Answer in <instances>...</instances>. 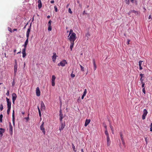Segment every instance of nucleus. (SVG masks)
Wrapping results in <instances>:
<instances>
[{"label": "nucleus", "mask_w": 152, "mask_h": 152, "mask_svg": "<svg viewBox=\"0 0 152 152\" xmlns=\"http://www.w3.org/2000/svg\"><path fill=\"white\" fill-rule=\"evenodd\" d=\"M3 116L2 114H1L0 115V122L1 123L2 122Z\"/></svg>", "instance_id": "24"}, {"label": "nucleus", "mask_w": 152, "mask_h": 152, "mask_svg": "<svg viewBox=\"0 0 152 152\" xmlns=\"http://www.w3.org/2000/svg\"><path fill=\"white\" fill-rule=\"evenodd\" d=\"M105 134L106 135L107 137V136H109L108 132H107V130H106L105 131Z\"/></svg>", "instance_id": "26"}, {"label": "nucleus", "mask_w": 152, "mask_h": 152, "mask_svg": "<svg viewBox=\"0 0 152 152\" xmlns=\"http://www.w3.org/2000/svg\"><path fill=\"white\" fill-rule=\"evenodd\" d=\"M6 95L7 96H9V95H10V93H9V91L8 90L7 91V92L6 94Z\"/></svg>", "instance_id": "44"}, {"label": "nucleus", "mask_w": 152, "mask_h": 152, "mask_svg": "<svg viewBox=\"0 0 152 152\" xmlns=\"http://www.w3.org/2000/svg\"><path fill=\"white\" fill-rule=\"evenodd\" d=\"M27 45V44H24V45H23V46H24V49H25V50L26 49V47Z\"/></svg>", "instance_id": "47"}, {"label": "nucleus", "mask_w": 152, "mask_h": 152, "mask_svg": "<svg viewBox=\"0 0 152 152\" xmlns=\"http://www.w3.org/2000/svg\"><path fill=\"white\" fill-rule=\"evenodd\" d=\"M93 64L94 66V67L96 66V65L95 64V61L94 59L93 60Z\"/></svg>", "instance_id": "32"}, {"label": "nucleus", "mask_w": 152, "mask_h": 152, "mask_svg": "<svg viewBox=\"0 0 152 152\" xmlns=\"http://www.w3.org/2000/svg\"><path fill=\"white\" fill-rule=\"evenodd\" d=\"M12 102L14 104L17 98V96L15 93H13L12 94Z\"/></svg>", "instance_id": "5"}, {"label": "nucleus", "mask_w": 152, "mask_h": 152, "mask_svg": "<svg viewBox=\"0 0 152 152\" xmlns=\"http://www.w3.org/2000/svg\"><path fill=\"white\" fill-rule=\"evenodd\" d=\"M70 42V49H71V51L72 50V49L73 48L74 44V42Z\"/></svg>", "instance_id": "20"}, {"label": "nucleus", "mask_w": 152, "mask_h": 152, "mask_svg": "<svg viewBox=\"0 0 152 152\" xmlns=\"http://www.w3.org/2000/svg\"><path fill=\"white\" fill-rule=\"evenodd\" d=\"M48 30L49 31H51L52 30L51 25L48 26Z\"/></svg>", "instance_id": "23"}, {"label": "nucleus", "mask_w": 152, "mask_h": 152, "mask_svg": "<svg viewBox=\"0 0 152 152\" xmlns=\"http://www.w3.org/2000/svg\"><path fill=\"white\" fill-rule=\"evenodd\" d=\"M145 140L146 142V144H147L148 143V138L147 137H146L145 138Z\"/></svg>", "instance_id": "45"}, {"label": "nucleus", "mask_w": 152, "mask_h": 152, "mask_svg": "<svg viewBox=\"0 0 152 152\" xmlns=\"http://www.w3.org/2000/svg\"><path fill=\"white\" fill-rule=\"evenodd\" d=\"M45 109V104L43 102H42L41 103V110H44Z\"/></svg>", "instance_id": "15"}, {"label": "nucleus", "mask_w": 152, "mask_h": 152, "mask_svg": "<svg viewBox=\"0 0 152 152\" xmlns=\"http://www.w3.org/2000/svg\"><path fill=\"white\" fill-rule=\"evenodd\" d=\"M40 129L42 131L44 134H45V129L44 127V122H42V124L41 125L40 127Z\"/></svg>", "instance_id": "9"}, {"label": "nucleus", "mask_w": 152, "mask_h": 152, "mask_svg": "<svg viewBox=\"0 0 152 152\" xmlns=\"http://www.w3.org/2000/svg\"><path fill=\"white\" fill-rule=\"evenodd\" d=\"M15 119H12L13 124L14 126L15 125Z\"/></svg>", "instance_id": "50"}, {"label": "nucleus", "mask_w": 152, "mask_h": 152, "mask_svg": "<svg viewBox=\"0 0 152 152\" xmlns=\"http://www.w3.org/2000/svg\"><path fill=\"white\" fill-rule=\"evenodd\" d=\"M12 119H15L14 110L13 111V113L12 114Z\"/></svg>", "instance_id": "28"}, {"label": "nucleus", "mask_w": 152, "mask_h": 152, "mask_svg": "<svg viewBox=\"0 0 152 152\" xmlns=\"http://www.w3.org/2000/svg\"><path fill=\"white\" fill-rule=\"evenodd\" d=\"M107 146H110L111 143V141L110 140L109 136H107Z\"/></svg>", "instance_id": "12"}, {"label": "nucleus", "mask_w": 152, "mask_h": 152, "mask_svg": "<svg viewBox=\"0 0 152 152\" xmlns=\"http://www.w3.org/2000/svg\"><path fill=\"white\" fill-rule=\"evenodd\" d=\"M142 92L144 93V94H145V88H144L142 89Z\"/></svg>", "instance_id": "39"}, {"label": "nucleus", "mask_w": 152, "mask_h": 152, "mask_svg": "<svg viewBox=\"0 0 152 152\" xmlns=\"http://www.w3.org/2000/svg\"><path fill=\"white\" fill-rule=\"evenodd\" d=\"M150 131L151 132H152V127H151Z\"/></svg>", "instance_id": "64"}, {"label": "nucleus", "mask_w": 152, "mask_h": 152, "mask_svg": "<svg viewBox=\"0 0 152 152\" xmlns=\"http://www.w3.org/2000/svg\"><path fill=\"white\" fill-rule=\"evenodd\" d=\"M131 12H132V13H134L135 14H138V12L135 10H131Z\"/></svg>", "instance_id": "27"}, {"label": "nucleus", "mask_w": 152, "mask_h": 152, "mask_svg": "<svg viewBox=\"0 0 152 152\" xmlns=\"http://www.w3.org/2000/svg\"><path fill=\"white\" fill-rule=\"evenodd\" d=\"M56 79V77L54 75H52L51 79V85L53 86L55 85V80Z\"/></svg>", "instance_id": "7"}, {"label": "nucleus", "mask_w": 152, "mask_h": 152, "mask_svg": "<svg viewBox=\"0 0 152 152\" xmlns=\"http://www.w3.org/2000/svg\"><path fill=\"white\" fill-rule=\"evenodd\" d=\"M148 112L146 109H144L143 111V114L142 115V119L144 120L145 119V117L147 115Z\"/></svg>", "instance_id": "3"}, {"label": "nucleus", "mask_w": 152, "mask_h": 152, "mask_svg": "<svg viewBox=\"0 0 152 152\" xmlns=\"http://www.w3.org/2000/svg\"><path fill=\"white\" fill-rule=\"evenodd\" d=\"M68 12H69V13H70L71 14H72V12L71 10V9L70 8H69V9Z\"/></svg>", "instance_id": "37"}, {"label": "nucleus", "mask_w": 152, "mask_h": 152, "mask_svg": "<svg viewBox=\"0 0 152 152\" xmlns=\"http://www.w3.org/2000/svg\"><path fill=\"white\" fill-rule=\"evenodd\" d=\"M75 75L74 74H73L72 73L71 75V76L72 77H75Z\"/></svg>", "instance_id": "41"}, {"label": "nucleus", "mask_w": 152, "mask_h": 152, "mask_svg": "<svg viewBox=\"0 0 152 152\" xmlns=\"http://www.w3.org/2000/svg\"><path fill=\"white\" fill-rule=\"evenodd\" d=\"M3 109V105L2 104H1V105H0V110H1V111Z\"/></svg>", "instance_id": "29"}, {"label": "nucleus", "mask_w": 152, "mask_h": 152, "mask_svg": "<svg viewBox=\"0 0 152 152\" xmlns=\"http://www.w3.org/2000/svg\"><path fill=\"white\" fill-rule=\"evenodd\" d=\"M37 108H38V112H39V110H40L39 106H37Z\"/></svg>", "instance_id": "58"}, {"label": "nucleus", "mask_w": 152, "mask_h": 152, "mask_svg": "<svg viewBox=\"0 0 152 152\" xmlns=\"http://www.w3.org/2000/svg\"><path fill=\"white\" fill-rule=\"evenodd\" d=\"M83 15H84L85 14H86L87 13L86 12V11L85 10L84 11L83 13Z\"/></svg>", "instance_id": "51"}, {"label": "nucleus", "mask_w": 152, "mask_h": 152, "mask_svg": "<svg viewBox=\"0 0 152 152\" xmlns=\"http://www.w3.org/2000/svg\"><path fill=\"white\" fill-rule=\"evenodd\" d=\"M79 6L80 7V8H82V5H81V4H79Z\"/></svg>", "instance_id": "62"}, {"label": "nucleus", "mask_w": 152, "mask_h": 152, "mask_svg": "<svg viewBox=\"0 0 152 152\" xmlns=\"http://www.w3.org/2000/svg\"><path fill=\"white\" fill-rule=\"evenodd\" d=\"M91 120L90 119H87L85 121V126H87L88 124L90 123V122Z\"/></svg>", "instance_id": "18"}, {"label": "nucleus", "mask_w": 152, "mask_h": 152, "mask_svg": "<svg viewBox=\"0 0 152 152\" xmlns=\"http://www.w3.org/2000/svg\"><path fill=\"white\" fill-rule=\"evenodd\" d=\"M141 83L142 84V88H145L144 86H145V84L143 82H142V83Z\"/></svg>", "instance_id": "36"}, {"label": "nucleus", "mask_w": 152, "mask_h": 152, "mask_svg": "<svg viewBox=\"0 0 152 152\" xmlns=\"http://www.w3.org/2000/svg\"><path fill=\"white\" fill-rule=\"evenodd\" d=\"M68 39L70 42H74L76 39L77 37L75 33H72L68 36Z\"/></svg>", "instance_id": "1"}, {"label": "nucleus", "mask_w": 152, "mask_h": 152, "mask_svg": "<svg viewBox=\"0 0 152 152\" xmlns=\"http://www.w3.org/2000/svg\"><path fill=\"white\" fill-rule=\"evenodd\" d=\"M13 127L11 123H10L9 125V133L11 135H12L13 134Z\"/></svg>", "instance_id": "8"}, {"label": "nucleus", "mask_w": 152, "mask_h": 152, "mask_svg": "<svg viewBox=\"0 0 152 152\" xmlns=\"http://www.w3.org/2000/svg\"><path fill=\"white\" fill-rule=\"evenodd\" d=\"M15 84V83L14 81L13 80V82H12V86H14Z\"/></svg>", "instance_id": "52"}, {"label": "nucleus", "mask_w": 152, "mask_h": 152, "mask_svg": "<svg viewBox=\"0 0 152 152\" xmlns=\"http://www.w3.org/2000/svg\"><path fill=\"white\" fill-rule=\"evenodd\" d=\"M126 3L127 4H129V0H125Z\"/></svg>", "instance_id": "35"}, {"label": "nucleus", "mask_w": 152, "mask_h": 152, "mask_svg": "<svg viewBox=\"0 0 152 152\" xmlns=\"http://www.w3.org/2000/svg\"><path fill=\"white\" fill-rule=\"evenodd\" d=\"M6 100L7 102V107L11 108V102L10 101L9 99L7 97Z\"/></svg>", "instance_id": "10"}, {"label": "nucleus", "mask_w": 152, "mask_h": 152, "mask_svg": "<svg viewBox=\"0 0 152 152\" xmlns=\"http://www.w3.org/2000/svg\"><path fill=\"white\" fill-rule=\"evenodd\" d=\"M67 64V62L66 61V60H63L59 64H58V66L61 65L62 66H64L66 65V64Z\"/></svg>", "instance_id": "4"}, {"label": "nucleus", "mask_w": 152, "mask_h": 152, "mask_svg": "<svg viewBox=\"0 0 152 152\" xmlns=\"http://www.w3.org/2000/svg\"><path fill=\"white\" fill-rule=\"evenodd\" d=\"M50 3L51 4H53L54 3V0H52L50 1Z\"/></svg>", "instance_id": "57"}, {"label": "nucleus", "mask_w": 152, "mask_h": 152, "mask_svg": "<svg viewBox=\"0 0 152 152\" xmlns=\"http://www.w3.org/2000/svg\"><path fill=\"white\" fill-rule=\"evenodd\" d=\"M130 41V40L129 39H128L127 40V45H129V42Z\"/></svg>", "instance_id": "49"}, {"label": "nucleus", "mask_w": 152, "mask_h": 152, "mask_svg": "<svg viewBox=\"0 0 152 152\" xmlns=\"http://www.w3.org/2000/svg\"><path fill=\"white\" fill-rule=\"evenodd\" d=\"M132 12H131V10H130V11L128 13V14L129 15H130L131 13H132Z\"/></svg>", "instance_id": "55"}, {"label": "nucleus", "mask_w": 152, "mask_h": 152, "mask_svg": "<svg viewBox=\"0 0 152 152\" xmlns=\"http://www.w3.org/2000/svg\"><path fill=\"white\" fill-rule=\"evenodd\" d=\"M17 31V29H16V28H14L13 29V31Z\"/></svg>", "instance_id": "59"}, {"label": "nucleus", "mask_w": 152, "mask_h": 152, "mask_svg": "<svg viewBox=\"0 0 152 152\" xmlns=\"http://www.w3.org/2000/svg\"><path fill=\"white\" fill-rule=\"evenodd\" d=\"M52 23V21L51 20H50L48 22V26H50V25H51V23Z\"/></svg>", "instance_id": "38"}, {"label": "nucleus", "mask_w": 152, "mask_h": 152, "mask_svg": "<svg viewBox=\"0 0 152 152\" xmlns=\"http://www.w3.org/2000/svg\"><path fill=\"white\" fill-rule=\"evenodd\" d=\"M140 80L141 81V83L142 82H143V79H142V78H140Z\"/></svg>", "instance_id": "54"}, {"label": "nucleus", "mask_w": 152, "mask_h": 152, "mask_svg": "<svg viewBox=\"0 0 152 152\" xmlns=\"http://www.w3.org/2000/svg\"><path fill=\"white\" fill-rule=\"evenodd\" d=\"M38 7L39 9H40L42 7V3L41 0H38Z\"/></svg>", "instance_id": "17"}, {"label": "nucleus", "mask_w": 152, "mask_h": 152, "mask_svg": "<svg viewBox=\"0 0 152 152\" xmlns=\"http://www.w3.org/2000/svg\"><path fill=\"white\" fill-rule=\"evenodd\" d=\"M29 114H28V117H26L25 118V119L27 121H28L29 120Z\"/></svg>", "instance_id": "34"}, {"label": "nucleus", "mask_w": 152, "mask_h": 152, "mask_svg": "<svg viewBox=\"0 0 152 152\" xmlns=\"http://www.w3.org/2000/svg\"><path fill=\"white\" fill-rule=\"evenodd\" d=\"M81 70L82 71H84V67H80Z\"/></svg>", "instance_id": "46"}, {"label": "nucleus", "mask_w": 152, "mask_h": 152, "mask_svg": "<svg viewBox=\"0 0 152 152\" xmlns=\"http://www.w3.org/2000/svg\"><path fill=\"white\" fill-rule=\"evenodd\" d=\"M61 125L59 127V130L61 131V130H62L64 128L65 126V123H63V121L60 122Z\"/></svg>", "instance_id": "6"}, {"label": "nucleus", "mask_w": 152, "mask_h": 152, "mask_svg": "<svg viewBox=\"0 0 152 152\" xmlns=\"http://www.w3.org/2000/svg\"><path fill=\"white\" fill-rule=\"evenodd\" d=\"M87 93V90L86 89H85L84 91V92L83 93V94H85V95Z\"/></svg>", "instance_id": "43"}, {"label": "nucleus", "mask_w": 152, "mask_h": 152, "mask_svg": "<svg viewBox=\"0 0 152 152\" xmlns=\"http://www.w3.org/2000/svg\"><path fill=\"white\" fill-rule=\"evenodd\" d=\"M36 94L37 96H40V91L38 87L36 88Z\"/></svg>", "instance_id": "11"}, {"label": "nucleus", "mask_w": 152, "mask_h": 152, "mask_svg": "<svg viewBox=\"0 0 152 152\" xmlns=\"http://www.w3.org/2000/svg\"><path fill=\"white\" fill-rule=\"evenodd\" d=\"M7 108H8V109L7 110V114L8 115H9L10 113V110L11 109V107H7Z\"/></svg>", "instance_id": "25"}, {"label": "nucleus", "mask_w": 152, "mask_h": 152, "mask_svg": "<svg viewBox=\"0 0 152 152\" xmlns=\"http://www.w3.org/2000/svg\"><path fill=\"white\" fill-rule=\"evenodd\" d=\"M104 127H105V129H106V130H107V126L106 125H105V126Z\"/></svg>", "instance_id": "61"}, {"label": "nucleus", "mask_w": 152, "mask_h": 152, "mask_svg": "<svg viewBox=\"0 0 152 152\" xmlns=\"http://www.w3.org/2000/svg\"><path fill=\"white\" fill-rule=\"evenodd\" d=\"M23 57L24 58L26 55L25 49H23L22 50Z\"/></svg>", "instance_id": "19"}, {"label": "nucleus", "mask_w": 152, "mask_h": 152, "mask_svg": "<svg viewBox=\"0 0 152 152\" xmlns=\"http://www.w3.org/2000/svg\"><path fill=\"white\" fill-rule=\"evenodd\" d=\"M132 12H131V10H130V11L128 13V14L129 15H130L131 13H132Z\"/></svg>", "instance_id": "56"}, {"label": "nucleus", "mask_w": 152, "mask_h": 152, "mask_svg": "<svg viewBox=\"0 0 152 152\" xmlns=\"http://www.w3.org/2000/svg\"><path fill=\"white\" fill-rule=\"evenodd\" d=\"M39 115L40 117H41V113L40 112V110H39Z\"/></svg>", "instance_id": "48"}, {"label": "nucleus", "mask_w": 152, "mask_h": 152, "mask_svg": "<svg viewBox=\"0 0 152 152\" xmlns=\"http://www.w3.org/2000/svg\"><path fill=\"white\" fill-rule=\"evenodd\" d=\"M143 74H140V76L141 77V78H142L143 76Z\"/></svg>", "instance_id": "53"}, {"label": "nucleus", "mask_w": 152, "mask_h": 152, "mask_svg": "<svg viewBox=\"0 0 152 152\" xmlns=\"http://www.w3.org/2000/svg\"><path fill=\"white\" fill-rule=\"evenodd\" d=\"M5 130L2 128H0V137H1L3 135V133L4 132Z\"/></svg>", "instance_id": "13"}, {"label": "nucleus", "mask_w": 152, "mask_h": 152, "mask_svg": "<svg viewBox=\"0 0 152 152\" xmlns=\"http://www.w3.org/2000/svg\"><path fill=\"white\" fill-rule=\"evenodd\" d=\"M73 30L72 29H71L69 31V35H70L72 33H74L73 32Z\"/></svg>", "instance_id": "30"}, {"label": "nucleus", "mask_w": 152, "mask_h": 152, "mask_svg": "<svg viewBox=\"0 0 152 152\" xmlns=\"http://www.w3.org/2000/svg\"><path fill=\"white\" fill-rule=\"evenodd\" d=\"M28 38H27V39H26V41L25 42V44H27V45L28 44Z\"/></svg>", "instance_id": "31"}, {"label": "nucleus", "mask_w": 152, "mask_h": 152, "mask_svg": "<svg viewBox=\"0 0 152 152\" xmlns=\"http://www.w3.org/2000/svg\"><path fill=\"white\" fill-rule=\"evenodd\" d=\"M120 137H121V140L123 141V140H124V139H123V137H122V134L121 133L120 134Z\"/></svg>", "instance_id": "40"}, {"label": "nucleus", "mask_w": 152, "mask_h": 152, "mask_svg": "<svg viewBox=\"0 0 152 152\" xmlns=\"http://www.w3.org/2000/svg\"><path fill=\"white\" fill-rule=\"evenodd\" d=\"M54 8L55 9V11L56 12H57L58 11V9H57V7L56 6H55L54 7Z\"/></svg>", "instance_id": "42"}, {"label": "nucleus", "mask_w": 152, "mask_h": 152, "mask_svg": "<svg viewBox=\"0 0 152 152\" xmlns=\"http://www.w3.org/2000/svg\"><path fill=\"white\" fill-rule=\"evenodd\" d=\"M144 63V61H140L139 62V66H142V65L143 66V64ZM145 65H144V66H145Z\"/></svg>", "instance_id": "21"}, {"label": "nucleus", "mask_w": 152, "mask_h": 152, "mask_svg": "<svg viewBox=\"0 0 152 152\" xmlns=\"http://www.w3.org/2000/svg\"><path fill=\"white\" fill-rule=\"evenodd\" d=\"M140 70H141L142 69V67H139Z\"/></svg>", "instance_id": "63"}, {"label": "nucleus", "mask_w": 152, "mask_h": 152, "mask_svg": "<svg viewBox=\"0 0 152 152\" xmlns=\"http://www.w3.org/2000/svg\"><path fill=\"white\" fill-rule=\"evenodd\" d=\"M59 120L60 122H62L63 121L62 119L63 118H64L65 116V115L64 114V115H63L62 113V111L61 109H60L59 111Z\"/></svg>", "instance_id": "2"}, {"label": "nucleus", "mask_w": 152, "mask_h": 152, "mask_svg": "<svg viewBox=\"0 0 152 152\" xmlns=\"http://www.w3.org/2000/svg\"><path fill=\"white\" fill-rule=\"evenodd\" d=\"M56 57V53H53V56L52 57V60L53 62H55V61Z\"/></svg>", "instance_id": "14"}, {"label": "nucleus", "mask_w": 152, "mask_h": 152, "mask_svg": "<svg viewBox=\"0 0 152 152\" xmlns=\"http://www.w3.org/2000/svg\"><path fill=\"white\" fill-rule=\"evenodd\" d=\"M110 127L111 130L112 131H113L114 130H113V127L111 125H110Z\"/></svg>", "instance_id": "33"}, {"label": "nucleus", "mask_w": 152, "mask_h": 152, "mask_svg": "<svg viewBox=\"0 0 152 152\" xmlns=\"http://www.w3.org/2000/svg\"><path fill=\"white\" fill-rule=\"evenodd\" d=\"M122 141V143H123V144L124 145L125 144V142L124 141V140H123V141Z\"/></svg>", "instance_id": "60"}, {"label": "nucleus", "mask_w": 152, "mask_h": 152, "mask_svg": "<svg viewBox=\"0 0 152 152\" xmlns=\"http://www.w3.org/2000/svg\"><path fill=\"white\" fill-rule=\"evenodd\" d=\"M31 31V27L30 26L29 28L28 29L27 31L26 32V37L29 38V34Z\"/></svg>", "instance_id": "16"}, {"label": "nucleus", "mask_w": 152, "mask_h": 152, "mask_svg": "<svg viewBox=\"0 0 152 152\" xmlns=\"http://www.w3.org/2000/svg\"><path fill=\"white\" fill-rule=\"evenodd\" d=\"M17 67H14V75L15 76L16 75V73L17 71Z\"/></svg>", "instance_id": "22"}]
</instances>
